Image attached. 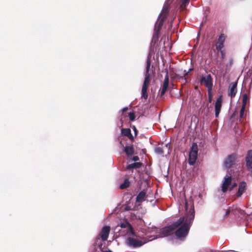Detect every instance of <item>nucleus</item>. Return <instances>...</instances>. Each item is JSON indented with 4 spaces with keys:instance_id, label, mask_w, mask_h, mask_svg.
Returning <instances> with one entry per match:
<instances>
[{
    "instance_id": "obj_21",
    "label": "nucleus",
    "mask_w": 252,
    "mask_h": 252,
    "mask_svg": "<svg viewBox=\"0 0 252 252\" xmlns=\"http://www.w3.org/2000/svg\"><path fill=\"white\" fill-rule=\"evenodd\" d=\"M120 226L122 228H126L127 227H128L129 231H130L131 234H133L134 236H136V235L135 234L132 225L128 222L126 221L123 223H122Z\"/></svg>"
},
{
    "instance_id": "obj_33",
    "label": "nucleus",
    "mask_w": 252,
    "mask_h": 252,
    "mask_svg": "<svg viewBox=\"0 0 252 252\" xmlns=\"http://www.w3.org/2000/svg\"><path fill=\"white\" fill-rule=\"evenodd\" d=\"M245 109H246L245 106H242V107L241 108L240 112V118H243Z\"/></svg>"
},
{
    "instance_id": "obj_17",
    "label": "nucleus",
    "mask_w": 252,
    "mask_h": 252,
    "mask_svg": "<svg viewBox=\"0 0 252 252\" xmlns=\"http://www.w3.org/2000/svg\"><path fill=\"white\" fill-rule=\"evenodd\" d=\"M143 165V163L140 162H134L132 164H128L126 166V170H129L131 172H133V170L134 169H139L141 167V166Z\"/></svg>"
},
{
    "instance_id": "obj_7",
    "label": "nucleus",
    "mask_w": 252,
    "mask_h": 252,
    "mask_svg": "<svg viewBox=\"0 0 252 252\" xmlns=\"http://www.w3.org/2000/svg\"><path fill=\"white\" fill-rule=\"evenodd\" d=\"M164 72L166 74L165 76L164 80L163 82V84L161 87V90L160 91V97H162L165 94L169 85V76H168V71L167 68L164 69Z\"/></svg>"
},
{
    "instance_id": "obj_9",
    "label": "nucleus",
    "mask_w": 252,
    "mask_h": 252,
    "mask_svg": "<svg viewBox=\"0 0 252 252\" xmlns=\"http://www.w3.org/2000/svg\"><path fill=\"white\" fill-rule=\"evenodd\" d=\"M110 231V227L109 226H103L100 232L99 235L102 241L107 240Z\"/></svg>"
},
{
    "instance_id": "obj_34",
    "label": "nucleus",
    "mask_w": 252,
    "mask_h": 252,
    "mask_svg": "<svg viewBox=\"0 0 252 252\" xmlns=\"http://www.w3.org/2000/svg\"><path fill=\"white\" fill-rule=\"evenodd\" d=\"M219 52H220V55H221V61L220 62V64L221 63V61L224 59V58H225V51H224V49L223 50H219Z\"/></svg>"
},
{
    "instance_id": "obj_6",
    "label": "nucleus",
    "mask_w": 252,
    "mask_h": 252,
    "mask_svg": "<svg viewBox=\"0 0 252 252\" xmlns=\"http://www.w3.org/2000/svg\"><path fill=\"white\" fill-rule=\"evenodd\" d=\"M126 243L129 247L135 248L142 246L145 243V242H142L133 238L128 237L126 239Z\"/></svg>"
},
{
    "instance_id": "obj_10",
    "label": "nucleus",
    "mask_w": 252,
    "mask_h": 252,
    "mask_svg": "<svg viewBox=\"0 0 252 252\" xmlns=\"http://www.w3.org/2000/svg\"><path fill=\"white\" fill-rule=\"evenodd\" d=\"M245 160L247 169L252 172V150L248 151Z\"/></svg>"
},
{
    "instance_id": "obj_15",
    "label": "nucleus",
    "mask_w": 252,
    "mask_h": 252,
    "mask_svg": "<svg viewBox=\"0 0 252 252\" xmlns=\"http://www.w3.org/2000/svg\"><path fill=\"white\" fill-rule=\"evenodd\" d=\"M124 152H125L127 158L131 157L134 154V148L133 145L126 146L124 149Z\"/></svg>"
},
{
    "instance_id": "obj_45",
    "label": "nucleus",
    "mask_w": 252,
    "mask_h": 252,
    "mask_svg": "<svg viewBox=\"0 0 252 252\" xmlns=\"http://www.w3.org/2000/svg\"><path fill=\"white\" fill-rule=\"evenodd\" d=\"M102 252H113L112 251L109 250V251H103Z\"/></svg>"
},
{
    "instance_id": "obj_43",
    "label": "nucleus",
    "mask_w": 252,
    "mask_h": 252,
    "mask_svg": "<svg viewBox=\"0 0 252 252\" xmlns=\"http://www.w3.org/2000/svg\"><path fill=\"white\" fill-rule=\"evenodd\" d=\"M127 110H128L127 107H125L122 109V111H123V112H126Z\"/></svg>"
},
{
    "instance_id": "obj_37",
    "label": "nucleus",
    "mask_w": 252,
    "mask_h": 252,
    "mask_svg": "<svg viewBox=\"0 0 252 252\" xmlns=\"http://www.w3.org/2000/svg\"><path fill=\"white\" fill-rule=\"evenodd\" d=\"M237 186V184L235 182H234L232 184L231 183V186L230 187L229 189V191H231L234 188H235L236 186Z\"/></svg>"
},
{
    "instance_id": "obj_30",
    "label": "nucleus",
    "mask_w": 252,
    "mask_h": 252,
    "mask_svg": "<svg viewBox=\"0 0 252 252\" xmlns=\"http://www.w3.org/2000/svg\"><path fill=\"white\" fill-rule=\"evenodd\" d=\"M130 131L131 130L129 128H122L121 134L122 135L126 136Z\"/></svg>"
},
{
    "instance_id": "obj_27",
    "label": "nucleus",
    "mask_w": 252,
    "mask_h": 252,
    "mask_svg": "<svg viewBox=\"0 0 252 252\" xmlns=\"http://www.w3.org/2000/svg\"><path fill=\"white\" fill-rule=\"evenodd\" d=\"M225 40V36L223 33H221L219 37L218 41L216 43H224Z\"/></svg>"
},
{
    "instance_id": "obj_4",
    "label": "nucleus",
    "mask_w": 252,
    "mask_h": 252,
    "mask_svg": "<svg viewBox=\"0 0 252 252\" xmlns=\"http://www.w3.org/2000/svg\"><path fill=\"white\" fill-rule=\"evenodd\" d=\"M201 83H204L205 87L207 88L208 91H212L213 88V79L211 74H208L207 76H202Z\"/></svg>"
},
{
    "instance_id": "obj_13",
    "label": "nucleus",
    "mask_w": 252,
    "mask_h": 252,
    "mask_svg": "<svg viewBox=\"0 0 252 252\" xmlns=\"http://www.w3.org/2000/svg\"><path fill=\"white\" fill-rule=\"evenodd\" d=\"M237 82L233 83L230 85L228 95L230 96L231 98L234 97L236 95L237 93Z\"/></svg>"
},
{
    "instance_id": "obj_3",
    "label": "nucleus",
    "mask_w": 252,
    "mask_h": 252,
    "mask_svg": "<svg viewBox=\"0 0 252 252\" xmlns=\"http://www.w3.org/2000/svg\"><path fill=\"white\" fill-rule=\"evenodd\" d=\"M198 155V146L196 143H193L191 147L189 157V163L194 165L196 162Z\"/></svg>"
},
{
    "instance_id": "obj_11",
    "label": "nucleus",
    "mask_w": 252,
    "mask_h": 252,
    "mask_svg": "<svg viewBox=\"0 0 252 252\" xmlns=\"http://www.w3.org/2000/svg\"><path fill=\"white\" fill-rule=\"evenodd\" d=\"M222 95L218 97L215 105V117L218 118L219 117V114L220 112L221 106H222Z\"/></svg>"
},
{
    "instance_id": "obj_42",
    "label": "nucleus",
    "mask_w": 252,
    "mask_h": 252,
    "mask_svg": "<svg viewBox=\"0 0 252 252\" xmlns=\"http://www.w3.org/2000/svg\"><path fill=\"white\" fill-rule=\"evenodd\" d=\"M230 212V210H229V209H228V210L226 211L225 214H224V217L225 218L227 217L228 216V215H229Z\"/></svg>"
},
{
    "instance_id": "obj_41",
    "label": "nucleus",
    "mask_w": 252,
    "mask_h": 252,
    "mask_svg": "<svg viewBox=\"0 0 252 252\" xmlns=\"http://www.w3.org/2000/svg\"><path fill=\"white\" fill-rule=\"evenodd\" d=\"M124 210L125 211H130L131 210V207L129 206V205H126L125 208H124Z\"/></svg>"
},
{
    "instance_id": "obj_25",
    "label": "nucleus",
    "mask_w": 252,
    "mask_h": 252,
    "mask_svg": "<svg viewBox=\"0 0 252 252\" xmlns=\"http://www.w3.org/2000/svg\"><path fill=\"white\" fill-rule=\"evenodd\" d=\"M129 181L128 179H125L124 183L120 186V188L122 189H125L129 186Z\"/></svg>"
},
{
    "instance_id": "obj_29",
    "label": "nucleus",
    "mask_w": 252,
    "mask_h": 252,
    "mask_svg": "<svg viewBox=\"0 0 252 252\" xmlns=\"http://www.w3.org/2000/svg\"><path fill=\"white\" fill-rule=\"evenodd\" d=\"M248 99L247 94H243L242 95V106H246Z\"/></svg>"
},
{
    "instance_id": "obj_14",
    "label": "nucleus",
    "mask_w": 252,
    "mask_h": 252,
    "mask_svg": "<svg viewBox=\"0 0 252 252\" xmlns=\"http://www.w3.org/2000/svg\"><path fill=\"white\" fill-rule=\"evenodd\" d=\"M215 46H216V49L217 50V52H216L217 57L216 58H213L212 61L215 63L218 64L219 63V61L218 60V57L219 54V50H223L224 45V43H216Z\"/></svg>"
},
{
    "instance_id": "obj_26",
    "label": "nucleus",
    "mask_w": 252,
    "mask_h": 252,
    "mask_svg": "<svg viewBox=\"0 0 252 252\" xmlns=\"http://www.w3.org/2000/svg\"><path fill=\"white\" fill-rule=\"evenodd\" d=\"M192 70V68H190L189 69V70L187 71L186 70H184V73H183V76H179L177 74H176V76L178 78H181V79H183L185 80V82H187V79L186 78V76L189 74V73Z\"/></svg>"
},
{
    "instance_id": "obj_36",
    "label": "nucleus",
    "mask_w": 252,
    "mask_h": 252,
    "mask_svg": "<svg viewBox=\"0 0 252 252\" xmlns=\"http://www.w3.org/2000/svg\"><path fill=\"white\" fill-rule=\"evenodd\" d=\"M208 93L209 102L210 103H211V102L212 101V98H213L212 91H210V90L208 91Z\"/></svg>"
},
{
    "instance_id": "obj_2",
    "label": "nucleus",
    "mask_w": 252,
    "mask_h": 252,
    "mask_svg": "<svg viewBox=\"0 0 252 252\" xmlns=\"http://www.w3.org/2000/svg\"><path fill=\"white\" fill-rule=\"evenodd\" d=\"M183 224L175 231V235L178 238L186 237L190 229L189 225L187 222H183Z\"/></svg>"
},
{
    "instance_id": "obj_38",
    "label": "nucleus",
    "mask_w": 252,
    "mask_h": 252,
    "mask_svg": "<svg viewBox=\"0 0 252 252\" xmlns=\"http://www.w3.org/2000/svg\"><path fill=\"white\" fill-rule=\"evenodd\" d=\"M126 136H127L129 138V139L131 141H133L134 137L132 134H131V131L129 132Z\"/></svg>"
},
{
    "instance_id": "obj_19",
    "label": "nucleus",
    "mask_w": 252,
    "mask_h": 252,
    "mask_svg": "<svg viewBox=\"0 0 252 252\" xmlns=\"http://www.w3.org/2000/svg\"><path fill=\"white\" fill-rule=\"evenodd\" d=\"M146 193L147 190L146 189H143L140 191L136 196V203H141L144 201L146 196Z\"/></svg>"
},
{
    "instance_id": "obj_5",
    "label": "nucleus",
    "mask_w": 252,
    "mask_h": 252,
    "mask_svg": "<svg viewBox=\"0 0 252 252\" xmlns=\"http://www.w3.org/2000/svg\"><path fill=\"white\" fill-rule=\"evenodd\" d=\"M232 183V177L231 176L226 175L224 177L223 181L221 184V190L223 193L226 192L231 186Z\"/></svg>"
},
{
    "instance_id": "obj_46",
    "label": "nucleus",
    "mask_w": 252,
    "mask_h": 252,
    "mask_svg": "<svg viewBox=\"0 0 252 252\" xmlns=\"http://www.w3.org/2000/svg\"><path fill=\"white\" fill-rule=\"evenodd\" d=\"M185 207H186V209H187L188 206H187V202L185 203Z\"/></svg>"
},
{
    "instance_id": "obj_28",
    "label": "nucleus",
    "mask_w": 252,
    "mask_h": 252,
    "mask_svg": "<svg viewBox=\"0 0 252 252\" xmlns=\"http://www.w3.org/2000/svg\"><path fill=\"white\" fill-rule=\"evenodd\" d=\"M182 3L180 5V8L184 10L186 9V6L189 4V0H182Z\"/></svg>"
},
{
    "instance_id": "obj_23",
    "label": "nucleus",
    "mask_w": 252,
    "mask_h": 252,
    "mask_svg": "<svg viewBox=\"0 0 252 252\" xmlns=\"http://www.w3.org/2000/svg\"><path fill=\"white\" fill-rule=\"evenodd\" d=\"M150 80H151L150 73H146L143 86L149 87V84L150 83Z\"/></svg>"
},
{
    "instance_id": "obj_20",
    "label": "nucleus",
    "mask_w": 252,
    "mask_h": 252,
    "mask_svg": "<svg viewBox=\"0 0 252 252\" xmlns=\"http://www.w3.org/2000/svg\"><path fill=\"white\" fill-rule=\"evenodd\" d=\"M165 20L158 17V19L155 24L154 29L160 31Z\"/></svg>"
},
{
    "instance_id": "obj_12",
    "label": "nucleus",
    "mask_w": 252,
    "mask_h": 252,
    "mask_svg": "<svg viewBox=\"0 0 252 252\" xmlns=\"http://www.w3.org/2000/svg\"><path fill=\"white\" fill-rule=\"evenodd\" d=\"M194 214L195 211L194 209V207L192 206V208L191 209L187 214V218L185 220V222H187L188 224L189 225L190 227L192 221L194 218Z\"/></svg>"
},
{
    "instance_id": "obj_18",
    "label": "nucleus",
    "mask_w": 252,
    "mask_h": 252,
    "mask_svg": "<svg viewBox=\"0 0 252 252\" xmlns=\"http://www.w3.org/2000/svg\"><path fill=\"white\" fill-rule=\"evenodd\" d=\"M169 11V7L167 5H164L160 12L158 17L166 20Z\"/></svg>"
},
{
    "instance_id": "obj_31",
    "label": "nucleus",
    "mask_w": 252,
    "mask_h": 252,
    "mask_svg": "<svg viewBox=\"0 0 252 252\" xmlns=\"http://www.w3.org/2000/svg\"><path fill=\"white\" fill-rule=\"evenodd\" d=\"M128 116L129 118V120L130 121H133L135 120V113L134 111H132L129 113Z\"/></svg>"
},
{
    "instance_id": "obj_35",
    "label": "nucleus",
    "mask_w": 252,
    "mask_h": 252,
    "mask_svg": "<svg viewBox=\"0 0 252 252\" xmlns=\"http://www.w3.org/2000/svg\"><path fill=\"white\" fill-rule=\"evenodd\" d=\"M155 152L156 153L159 154H163V151L162 148L158 147H157L155 149Z\"/></svg>"
},
{
    "instance_id": "obj_32",
    "label": "nucleus",
    "mask_w": 252,
    "mask_h": 252,
    "mask_svg": "<svg viewBox=\"0 0 252 252\" xmlns=\"http://www.w3.org/2000/svg\"><path fill=\"white\" fill-rule=\"evenodd\" d=\"M151 65V61L149 59L147 60V65H146V73H150L149 70Z\"/></svg>"
},
{
    "instance_id": "obj_44",
    "label": "nucleus",
    "mask_w": 252,
    "mask_h": 252,
    "mask_svg": "<svg viewBox=\"0 0 252 252\" xmlns=\"http://www.w3.org/2000/svg\"><path fill=\"white\" fill-rule=\"evenodd\" d=\"M141 151H142V153L143 154H146V149H142Z\"/></svg>"
},
{
    "instance_id": "obj_22",
    "label": "nucleus",
    "mask_w": 252,
    "mask_h": 252,
    "mask_svg": "<svg viewBox=\"0 0 252 252\" xmlns=\"http://www.w3.org/2000/svg\"><path fill=\"white\" fill-rule=\"evenodd\" d=\"M148 87L142 86V90H141V96L142 97H143L145 99H147L148 97V94L147 93V89Z\"/></svg>"
},
{
    "instance_id": "obj_16",
    "label": "nucleus",
    "mask_w": 252,
    "mask_h": 252,
    "mask_svg": "<svg viewBox=\"0 0 252 252\" xmlns=\"http://www.w3.org/2000/svg\"><path fill=\"white\" fill-rule=\"evenodd\" d=\"M247 187V184L245 182H240L238 190L236 193V195L237 197H240L243 194V193L245 192Z\"/></svg>"
},
{
    "instance_id": "obj_1",
    "label": "nucleus",
    "mask_w": 252,
    "mask_h": 252,
    "mask_svg": "<svg viewBox=\"0 0 252 252\" xmlns=\"http://www.w3.org/2000/svg\"><path fill=\"white\" fill-rule=\"evenodd\" d=\"M185 220L184 217H181L179 220H178L172 223L171 225L163 227L161 231L162 234L164 235V236H167L170 235L171 233H173V231L177 228L179 226H180L181 224H182L183 222H184Z\"/></svg>"
},
{
    "instance_id": "obj_8",
    "label": "nucleus",
    "mask_w": 252,
    "mask_h": 252,
    "mask_svg": "<svg viewBox=\"0 0 252 252\" xmlns=\"http://www.w3.org/2000/svg\"><path fill=\"white\" fill-rule=\"evenodd\" d=\"M236 156L234 154H232L228 156L223 161V165L226 168H229L233 165L236 159Z\"/></svg>"
},
{
    "instance_id": "obj_39",
    "label": "nucleus",
    "mask_w": 252,
    "mask_h": 252,
    "mask_svg": "<svg viewBox=\"0 0 252 252\" xmlns=\"http://www.w3.org/2000/svg\"><path fill=\"white\" fill-rule=\"evenodd\" d=\"M131 161H137L139 160V158L137 156H133L131 159Z\"/></svg>"
},
{
    "instance_id": "obj_40",
    "label": "nucleus",
    "mask_w": 252,
    "mask_h": 252,
    "mask_svg": "<svg viewBox=\"0 0 252 252\" xmlns=\"http://www.w3.org/2000/svg\"><path fill=\"white\" fill-rule=\"evenodd\" d=\"M132 128L133 130L134 131L135 135L136 136L137 135V134H138V130H137V129H136L135 126H133Z\"/></svg>"
},
{
    "instance_id": "obj_24",
    "label": "nucleus",
    "mask_w": 252,
    "mask_h": 252,
    "mask_svg": "<svg viewBox=\"0 0 252 252\" xmlns=\"http://www.w3.org/2000/svg\"><path fill=\"white\" fill-rule=\"evenodd\" d=\"M160 31L154 29V32L153 35L152 42L155 43L158 41Z\"/></svg>"
}]
</instances>
